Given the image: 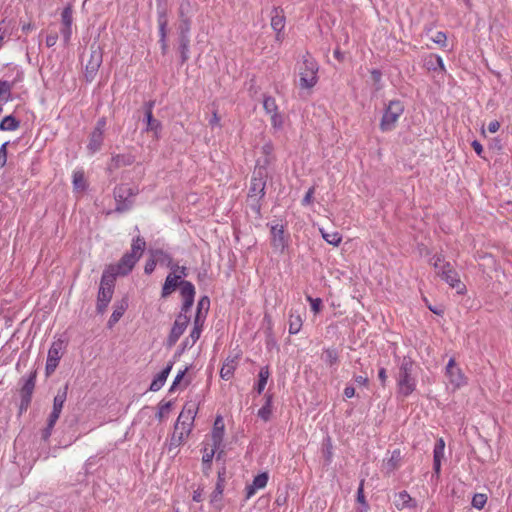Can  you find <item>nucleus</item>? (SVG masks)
<instances>
[{
  "label": "nucleus",
  "instance_id": "43",
  "mask_svg": "<svg viewBox=\"0 0 512 512\" xmlns=\"http://www.w3.org/2000/svg\"><path fill=\"white\" fill-rule=\"evenodd\" d=\"M263 107L267 114L271 115L278 111L276 100L271 96L264 97Z\"/></svg>",
  "mask_w": 512,
  "mask_h": 512
},
{
  "label": "nucleus",
  "instance_id": "63",
  "mask_svg": "<svg viewBox=\"0 0 512 512\" xmlns=\"http://www.w3.org/2000/svg\"><path fill=\"white\" fill-rule=\"evenodd\" d=\"M209 124L212 126V127H218L220 126V117L217 113V111H214L213 114H212V117L211 119L209 120Z\"/></svg>",
  "mask_w": 512,
  "mask_h": 512
},
{
  "label": "nucleus",
  "instance_id": "10",
  "mask_svg": "<svg viewBox=\"0 0 512 512\" xmlns=\"http://www.w3.org/2000/svg\"><path fill=\"white\" fill-rule=\"evenodd\" d=\"M102 61H103L102 50L100 49L99 46L92 45L90 57L86 63L85 72H84L85 78L88 82H91L95 78V76L102 64Z\"/></svg>",
  "mask_w": 512,
  "mask_h": 512
},
{
  "label": "nucleus",
  "instance_id": "54",
  "mask_svg": "<svg viewBox=\"0 0 512 512\" xmlns=\"http://www.w3.org/2000/svg\"><path fill=\"white\" fill-rule=\"evenodd\" d=\"M170 409H171V403L170 402H166V403L160 404V406L158 408L157 417L159 419H162L166 414L169 413Z\"/></svg>",
  "mask_w": 512,
  "mask_h": 512
},
{
  "label": "nucleus",
  "instance_id": "60",
  "mask_svg": "<svg viewBox=\"0 0 512 512\" xmlns=\"http://www.w3.org/2000/svg\"><path fill=\"white\" fill-rule=\"evenodd\" d=\"M205 317H206V313L202 315V312L197 311L193 326H195V327L198 326L199 328H203Z\"/></svg>",
  "mask_w": 512,
  "mask_h": 512
},
{
  "label": "nucleus",
  "instance_id": "19",
  "mask_svg": "<svg viewBox=\"0 0 512 512\" xmlns=\"http://www.w3.org/2000/svg\"><path fill=\"white\" fill-rule=\"evenodd\" d=\"M67 390L68 386L65 385L62 390H59L56 396L53 399V408L52 412L50 413L49 417H51V420H58L61 414V411L63 409L64 403L67 398Z\"/></svg>",
  "mask_w": 512,
  "mask_h": 512
},
{
  "label": "nucleus",
  "instance_id": "23",
  "mask_svg": "<svg viewBox=\"0 0 512 512\" xmlns=\"http://www.w3.org/2000/svg\"><path fill=\"white\" fill-rule=\"evenodd\" d=\"M224 431H225L224 420L221 416H217L214 421L212 435H211L212 441H213V446L215 448H219L221 446V443H222V440L224 437Z\"/></svg>",
  "mask_w": 512,
  "mask_h": 512
},
{
  "label": "nucleus",
  "instance_id": "44",
  "mask_svg": "<svg viewBox=\"0 0 512 512\" xmlns=\"http://www.w3.org/2000/svg\"><path fill=\"white\" fill-rule=\"evenodd\" d=\"M324 361L329 366H334L338 362V353L335 349H326L324 351Z\"/></svg>",
  "mask_w": 512,
  "mask_h": 512
},
{
  "label": "nucleus",
  "instance_id": "48",
  "mask_svg": "<svg viewBox=\"0 0 512 512\" xmlns=\"http://www.w3.org/2000/svg\"><path fill=\"white\" fill-rule=\"evenodd\" d=\"M431 40L440 45L441 47H446L447 45V35L445 32H442V31H438L432 38Z\"/></svg>",
  "mask_w": 512,
  "mask_h": 512
},
{
  "label": "nucleus",
  "instance_id": "9",
  "mask_svg": "<svg viewBox=\"0 0 512 512\" xmlns=\"http://www.w3.org/2000/svg\"><path fill=\"white\" fill-rule=\"evenodd\" d=\"M437 275L450 287L457 289L458 294H464L466 292V287L461 282L459 274L452 268L450 263H443L441 265V271H438Z\"/></svg>",
  "mask_w": 512,
  "mask_h": 512
},
{
  "label": "nucleus",
  "instance_id": "32",
  "mask_svg": "<svg viewBox=\"0 0 512 512\" xmlns=\"http://www.w3.org/2000/svg\"><path fill=\"white\" fill-rule=\"evenodd\" d=\"M134 161L135 157L131 154H117L111 158V164L114 168L132 165Z\"/></svg>",
  "mask_w": 512,
  "mask_h": 512
},
{
  "label": "nucleus",
  "instance_id": "13",
  "mask_svg": "<svg viewBox=\"0 0 512 512\" xmlns=\"http://www.w3.org/2000/svg\"><path fill=\"white\" fill-rule=\"evenodd\" d=\"M61 24L60 33L63 42L67 45L72 37V25H73V9L71 5H67L61 12Z\"/></svg>",
  "mask_w": 512,
  "mask_h": 512
},
{
  "label": "nucleus",
  "instance_id": "61",
  "mask_svg": "<svg viewBox=\"0 0 512 512\" xmlns=\"http://www.w3.org/2000/svg\"><path fill=\"white\" fill-rule=\"evenodd\" d=\"M209 305H210L209 298L207 296H204L198 302V310L197 311L201 312L202 309H205V311L207 312Z\"/></svg>",
  "mask_w": 512,
  "mask_h": 512
},
{
  "label": "nucleus",
  "instance_id": "40",
  "mask_svg": "<svg viewBox=\"0 0 512 512\" xmlns=\"http://www.w3.org/2000/svg\"><path fill=\"white\" fill-rule=\"evenodd\" d=\"M445 442L439 438L433 449V460L442 461L444 458Z\"/></svg>",
  "mask_w": 512,
  "mask_h": 512
},
{
  "label": "nucleus",
  "instance_id": "4",
  "mask_svg": "<svg viewBox=\"0 0 512 512\" xmlns=\"http://www.w3.org/2000/svg\"><path fill=\"white\" fill-rule=\"evenodd\" d=\"M268 164L269 160L266 158L264 165H260L258 162L253 171L248 197L250 199H255L257 202L265 195L266 179L268 176Z\"/></svg>",
  "mask_w": 512,
  "mask_h": 512
},
{
  "label": "nucleus",
  "instance_id": "15",
  "mask_svg": "<svg viewBox=\"0 0 512 512\" xmlns=\"http://www.w3.org/2000/svg\"><path fill=\"white\" fill-rule=\"evenodd\" d=\"M62 344L60 342H54L48 350L45 373L50 376L57 368L61 359Z\"/></svg>",
  "mask_w": 512,
  "mask_h": 512
},
{
  "label": "nucleus",
  "instance_id": "30",
  "mask_svg": "<svg viewBox=\"0 0 512 512\" xmlns=\"http://www.w3.org/2000/svg\"><path fill=\"white\" fill-rule=\"evenodd\" d=\"M104 134L92 131L89 138L87 149L91 154L98 152L103 144Z\"/></svg>",
  "mask_w": 512,
  "mask_h": 512
},
{
  "label": "nucleus",
  "instance_id": "18",
  "mask_svg": "<svg viewBox=\"0 0 512 512\" xmlns=\"http://www.w3.org/2000/svg\"><path fill=\"white\" fill-rule=\"evenodd\" d=\"M269 475L267 472H262L254 477L251 484L246 487V499H250L258 490L264 489L268 483Z\"/></svg>",
  "mask_w": 512,
  "mask_h": 512
},
{
  "label": "nucleus",
  "instance_id": "59",
  "mask_svg": "<svg viewBox=\"0 0 512 512\" xmlns=\"http://www.w3.org/2000/svg\"><path fill=\"white\" fill-rule=\"evenodd\" d=\"M105 127H106V119L104 117H102V118L98 119L93 131L104 134Z\"/></svg>",
  "mask_w": 512,
  "mask_h": 512
},
{
  "label": "nucleus",
  "instance_id": "50",
  "mask_svg": "<svg viewBox=\"0 0 512 512\" xmlns=\"http://www.w3.org/2000/svg\"><path fill=\"white\" fill-rule=\"evenodd\" d=\"M430 265L434 267L436 272L441 271V265L446 263L442 255H433L429 260Z\"/></svg>",
  "mask_w": 512,
  "mask_h": 512
},
{
  "label": "nucleus",
  "instance_id": "47",
  "mask_svg": "<svg viewBox=\"0 0 512 512\" xmlns=\"http://www.w3.org/2000/svg\"><path fill=\"white\" fill-rule=\"evenodd\" d=\"M357 501L362 505V508L359 511L366 512L368 510V504L364 496L363 481L360 483V486L357 490Z\"/></svg>",
  "mask_w": 512,
  "mask_h": 512
},
{
  "label": "nucleus",
  "instance_id": "2",
  "mask_svg": "<svg viewBox=\"0 0 512 512\" xmlns=\"http://www.w3.org/2000/svg\"><path fill=\"white\" fill-rule=\"evenodd\" d=\"M414 362L410 357H404L399 366L397 376L398 393L407 397L416 389V379L413 377Z\"/></svg>",
  "mask_w": 512,
  "mask_h": 512
},
{
  "label": "nucleus",
  "instance_id": "20",
  "mask_svg": "<svg viewBox=\"0 0 512 512\" xmlns=\"http://www.w3.org/2000/svg\"><path fill=\"white\" fill-rule=\"evenodd\" d=\"M36 372H33L26 379L21 389V403L22 406L27 407L31 402L32 394L35 388Z\"/></svg>",
  "mask_w": 512,
  "mask_h": 512
},
{
  "label": "nucleus",
  "instance_id": "42",
  "mask_svg": "<svg viewBox=\"0 0 512 512\" xmlns=\"http://www.w3.org/2000/svg\"><path fill=\"white\" fill-rule=\"evenodd\" d=\"M73 186L77 190L85 189V177L84 172L82 170H77L73 172Z\"/></svg>",
  "mask_w": 512,
  "mask_h": 512
},
{
  "label": "nucleus",
  "instance_id": "26",
  "mask_svg": "<svg viewBox=\"0 0 512 512\" xmlns=\"http://www.w3.org/2000/svg\"><path fill=\"white\" fill-rule=\"evenodd\" d=\"M167 14L164 8L158 10V25H159V34H160V42L162 44V49H166V35H167Z\"/></svg>",
  "mask_w": 512,
  "mask_h": 512
},
{
  "label": "nucleus",
  "instance_id": "11",
  "mask_svg": "<svg viewBox=\"0 0 512 512\" xmlns=\"http://www.w3.org/2000/svg\"><path fill=\"white\" fill-rule=\"evenodd\" d=\"M189 321H190L189 317L184 312H181L177 316V318L171 328L170 334L168 336L167 342H168L169 346H173L174 344H176V342L179 340L180 336L186 330V328L189 324Z\"/></svg>",
  "mask_w": 512,
  "mask_h": 512
},
{
  "label": "nucleus",
  "instance_id": "53",
  "mask_svg": "<svg viewBox=\"0 0 512 512\" xmlns=\"http://www.w3.org/2000/svg\"><path fill=\"white\" fill-rule=\"evenodd\" d=\"M7 145L8 142L0 146V168H3L7 163Z\"/></svg>",
  "mask_w": 512,
  "mask_h": 512
},
{
  "label": "nucleus",
  "instance_id": "3",
  "mask_svg": "<svg viewBox=\"0 0 512 512\" xmlns=\"http://www.w3.org/2000/svg\"><path fill=\"white\" fill-rule=\"evenodd\" d=\"M318 70L317 62L309 54L304 55L299 66V86L302 89L313 88L318 81Z\"/></svg>",
  "mask_w": 512,
  "mask_h": 512
},
{
  "label": "nucleus",
  "instance_id": "38",
  "mask_svg": "<svg viewBox=\"0 0 512 512\" xmlns=\"http://www.w3.org/2000/svg\"><path fill=\"white\" fill-rule=\"evenodd\" d=\"M13 85L8 81L0 80V102L1 104L7 103L11 99V91Z\"/></svg>",
  "mask_w": 512,
  "mask_h": 512
},
{
  "label": "nucleus",
  "instance_id": "12",
  "mask_svg": "<svg viewBox=\"0 0 512 512\" xmlns=\"http://www.w3.org/2000/svg\"><path fill=\"white\" fill-rule=\"evenodd\" d=\"M271 28L276 33L275 39L278 42H282L284 38L283 30L286 25V18L284 11L279 7H274L271 11Z\"/></svg>",
  "mask_w": 512,
  "mask_h": 512
},
{
  "label": "nucleus",
  "instance_id": "64",
  "mask_svg": "<svg viewBox=\"0 0 512 512\" xmlns=\"http://www.w3.org/2000/svg\"><path fill=\"white\" fill-rule=\"evenodd\" d=\"M155 266H156V261L155 260H149L146 262L145 264V267H144V271L146 274H150L154 271L155 269Z\"/></svg>",
  "mask_w": 512,
  "mask_h": 512
},
{
  "label": "nucleus",
  "instance_id": "14",
  "mask_svg": "<svg viewBox=\"0 0 512 512\" xmlns=\"http://www.w3.org/2000/svg\"><path fill=\"white\" fill-rule=\"evenodd\" d=\"M197 410L198 406L195 402L186 403L180 412L175 424H180L181 426L192 430Z\"/></svg>",
  "mask_w": 512,
  "mask_h": 512
},
{
  "label": "nucleus",
  "instance_id": "31",
  "mask_svg": "<svg viewBox=\"0 0 512 512\" xmlns=\"http://www.w3.org/2000/svg\"><path fill=\"white\" fill-rule=\"evenodd\" d=\"M128 307V304L126 301H122L114 306L113 312L108 320V326L111 328L113 327L123 316L126 309Z\"/></svg>",
  "mask_w": 512,
  "mask_h": 512
},
{
  "label": "nucleus",
  "instance_id": "51",
  "mask_svg": "<svg viewBox=\"0 0 512 512\" xmlns=\"http://www.w3.org/2000/svg\"><path fill=\"white\" fill-rule=\"evenodd\" d=\"M307 301L310 302L312 311L317 314L321 310L322 300L320 298H312L311 296H307Z\"/></svg>",
  "mask_w": 512,
  "mask_h": 512
},
{
  "label": "nucleus",
  "instance_id": "52",
  "mask_svg": "<svg viewBox=\"0 0 512 512\" xmlns=\"http://www.w3.org/2000/svg\"><path fill=\"white\" fill-rule=\"evenodd\" d=\"M216 449L217 448L214 446L212 449L204 448L202 456V461L204 464H210L212 462Z\"/></svg>",
  "mask_w": 512,
  "mask_h": 512
},
{
  "label": "nucleus",
  "instance_id": "22",
  "mask_svg": "<svg viewBox=\"0 0 512 512\" xmlns=\"http://www.w3.org/2000/svg\"><path fill=\"white\" fill-rule=\"evenodd\" d=\"M239 360V355H235L233 357H227L223 362V365L220 369V377L224 380H229L233 377L234 372L237 368Z\"/></svg>",
  "mask_w": 512,
  "mask_h": 512
},
{
  "label": "nucleus",
  "instance_id": "58",
  "mask_svg": "<svg viewBox=\"0 0 512 512\" xmlns=\"http://www.w3.org/2000/svg\"><path fill=\"white\" fill-rule=\"evenodd\" d=\"M201 332H202V328H199L198 326L197 327L193 326V329L191 330L190 335H189L190 339L192 340V343H196L198 341V339L200 338Z\"/></svg>",
  "mask_w": 512,
  "mask_h": 512
},
{
  "label": "nucleus",
  "instance_id": "62",
  "mask_svg": "<svg viewBox=\"0 0 512 512\" xmlns=\"http://www.w3.org/2000/svg\"><path fill=\"white\" fill-rule=\"evenodd\" d=\"M57 40H58L57 33H52V34L48 35L45 40L46 46L53 47L57 43Z\"/></svg>",
  "mask_w": 512,
  "mask_h": 512
},
{
  "label": "nucleus",
  "instance_id": "45",
  "mask_svg": "<svg viewBox=\"0 0 512 512\" xmlns=\"http://www.w3.org/2000/svg\"><path fill=\"white\" fill-rule=\"evenodd\" d=\"M258 416L264 421H268L271 416V397L267 398L266 404L258 410Z\"/></svg>",
  "mask_w": 512,
  "mask_h": 512
},
{
  "label": "nucleus",
  "instance_id": "16",
  "mask_svg": "<svg viewBox=\"0 0 512 512\" xmlns=\"http://www.w3.org/2000/svg\"><path fill=\"white\" fill-rule=\"evenodd\" d=\"M180 290L184 299L181 310L182 312L187 313L194 303L195 288L191 282L181 281Z\"/></svg>",
  "mask_w": 512,
  "mask_h": 512
},
{
  "label": "nucleus",
  "instance_id": "17",
  "mask_svg": "<svg viewBox=\"0 0 512 512\" xmlns=\"http://www.w3.org/2000/svg\"><path fill=\"white\" fill-rule=\"evenodd\" d=\"M271 243L272 246L281 252L284 251V249L287 246V240L284 235V227L280 224H275L271 226Z\"/></svg>",
  "mask_w": 512,
  "mask_h": 512
},
{
  "label": "nucleus",
  "instance_id": "33",
  "mask_svg": "<svg viewBox=\"0 0 512 512\" xmlns=\"http://www.w3.org/2000/svg\"><path fill=\"white\" fill-rule=\"evenodd\" d=\"M288 323H289V333L294 335V334H297L298 332H300V330L302 328L303 321H302L300 314L291 311L289 314Z\"/></svg>",
  "mask_w": 512,
  "mask_h": 512
},
{
  "label": "nucleus",
  "instance_id": "49",
  "mask_svg": "<svg viewBox=\"0 0 512 512\" xmlns=\"http://www.w3.org/2000/svg\"><path fill=\"white\" fill-rule=\"evenodd\" d=\"M180 52L182 62H185L189 58V40L187 38L182 39L180 44Z\"/></svg>",
  "mask_w": 512,
  "mask_h": 512
},
{
  "label": "nucleus",
  "instance_id": "37",
  "mask_svg": "<svg viewBox=\"0 0 512 512\" xmlns=\"http://www.w3.org/2000/svg\"><path fill=\"white\" fill-rule=\"evenodd\" d=\"M320 232L323 239L333 246H338L342 241V236L339 232H327L324 229H320Z\"/></svg>",
  "mask_w": 512,
  "mask_h": 512
},
{
  "label": "nucleus",
  "instance_id": "24",
  "mask_svg": "<svg viewBox=\"0 0 512 512\" xmlns=\"http://www.w3.org/2000/svg\"><path fill=\"white\" fill-rule=\"evenodd\" d=\"M181 275L170 273L167 275L165 282L162 287V297L169 296L175 289L181 285Z\"/></svg>",
  "mask_w": 512,
  "mask_h": 512
},
{
  "label": "nucleus",
  "instance_id": "25",
  "mask_svg": "<svg viewBox=\"0 0 512 512\" xmlns=\"http://www.w3.org/2000/svg\"><path fill=\"white\" fill-rule=\"evenodd\" d=\"M172 365H167L162 369L150 384V390L153 392L159 391L165 384L167 377L171 371Z\"/></svg>",
  "mask_w": 512,
  "mask_h": 512
},
{
  "label": "nucleus",
  "instance_id": "1",
  "mask_svg": "<svg viewBox=\"0 0 512 512\" xmlns=\"http://www.w3.org/2000/svg\"><path fill=\"white\" fill-rule=\"evenodd\" d=\"M145 247L146 242L143 238L140 236L134 238L131 244V250L125 253L117 264L109 265L104 270V273L112 274L113 279H116L117 276L128 275L142 257Z\"/></svg>",
  "mask_w": 512,
  "mask_h": 512
},
{
  "label": "nucleus",
  "instance_id": "28",
  "mask_svg": "<svg viewBox=\"0 0 512 512\" xmlns=\"http://www.w3.org/2000/svg\"><path fill=\"white\" fill-rule=\"evenodd\" d=\"M156 255L159 256L158 260L167 261V266L170 267L173 274L181 275V277H185L187 275L186 267H180L173 263L172 258L167 253L163 251H157Z\"/></svg>",
  "mask_w": 512,
  "mask_h": 512
},
{
  "label": "nucleus",
  "instance_id": "55",
  "mask_svg": "<svg viewBox=\"0 0 512 512\" xmlns=\"http://www.w3.org/2000/svg\"><path fill=\"white\" fill-rule=\"evenodd\" d=\"M270 116H271L272 126L274 128H281L282 124H283V120H282L281 115L278 113V111L271 114Z\"/></svg>",
  "mask_w": 512,
  "mask_h": 512
},
{
  "label": "nucleus",
  "instance_id": "57",
  "mask_svg": "<svg viewBox=\"0 0 512 512\" xmlns=\"http://www.w3.org/2000/svg\"><path fill=\"white\" fill-rule=\"evenodd\" d=\"M183 442L179 439H176V437L171 436L169 443L167 444L168 451L172 452L173 450L177 449Z\"/></svg>",
  "mask_w": 512,
  "mask_h": 512
},
{
  "label": "nucleus",
  "instance_id": "5",
  "mask_svg": "<svg viewBox=\"0 0 512 512\" xmlns=\"http://www.w3.org/2000/svg\"><path fill=\"white\" fill-rule=\"evenodd\" d=\"M404 104L400 100H391L386 105L379 128L382 132H390L395 129L399 118L404 113Z\"/></svg>",
  "mask_w": 512,
  "mask_h": 512
},
{
  "label": "nucleus",
  "instance_id": "39",
  "mask_svg": "<svg viewBox=\"0 0 512 512\" xmlns=\"http://www.w3.org/2000/svg\"><path fill=\"white\" fill-rule=\"evenodd\" d=\"M487 495L484 493H476L472 497L471 505L477 510H481L487 503Z\"/></svg>",
  "mask_w": 512,
  "mask_h": 512
},
{
  "label": "nucleus",
  "instance_id": "29",
  "mask_svg": "<svg viewBox=\"0 0 512 512\" xmlns=\"http://www.w3.org/2000/svg\"><path fill=\"white\" fill-rule=\"evenodd\" d=\"M145 121H146V128H145V131L146 132H153L154 133V136L155 138H159L160 137V132H161V129H162V124L159 120L155 119L153 117V113H145Z\"/></svg>",
  "mask_w": 512,
  "mask_h": 512
},
{
  "label": "nucleus",
  "instance_id": "34",
  "mask_svg": "<svg viewBox=\"0 0 512 512\" xmlns=\"http://www.w3.org/2000/svg\"><path fill=\"white\" fill-rule=\"evenodd\" d=\"M20 127V121L17 120L14 116L8 115L5 116L0 122V130L1 131H15Z\"/></svg>",
  "mask_w": 512,
  "mask_h": 512
},
{
  "label": "nucleus",
  "instance_id": "21",
  "mask_svg": "<svg viewBox=\"0 0 512 512\" xmlns=\"http://www.w3.org/2000/svg\"><path fill=\"white\" fill-rule=\"evenodd\" d=\"M393 503L397 510L416 507V501L405 490L394 494Z\"/></svg>",
  "mask_w": 512,
  "mask_h": 512
},
{
  "label": "nucleus",
  "instance_id": "35",
  "mask_svg": "<svg viewBox=\"0 0 512 512\" xmlns=\"http://www.w3.org/2000/svg\"><path fill=\"white\" fill-rule=\"evenodd\" d=\"M258 377H259V379H258V383L256 386V390H257L258 394H261L264 391L267 381L270 377L269 367L268 366L262 367L259 371Z\"/></svg>",
  "mask_w": 512,
  "mask_h": 512
},
{
  "label": "nucleus",
  "instance_id": "56",
  "mask_svg": "<svg viewBox=\"0 0 512 512\" xmlns=\"http://www.w3.org/2000/svg\"><path fill=\"white\" fill-rule=\"evenodd\" d=\"M314 192H315V188L314 187H311V188L308 189V191L306 192L304 198L302 199V205L307 206V205H310L312 203Z\"/></svg>",
  "mask_w": 512,
  "mask_h": 512
},
{
  "label": "nucleus",
  "instance_id": "27",
  "mask_svg": "<svg viewBox=\"0 0 512 512\" xmlns=\"http://www.w3.org/2000/svg\"><path fill=\"white\" fill-rule=\"evenodd\" d=\"M424 65L428 70H431V71L439 70L443 73L446 72V68H445L442 57L439 55H436V54H430L429 56H427L425 59Z\"/></svg>",
  "mask_w": 512,
  "mask_h": 512
},
{
  "label": "nucleus",
  "instance_id": "7",
  "mask_svg": "<svg viewBox=\"0 0 512 512\" xmlns=\"http://www.w3.org/2000/svg\"><path fill=\"white\" fill-rule=\"evenodd\" d=\"M138 193L136 188L128 184H121L114 190L117 202L116 211L123 212L128 210L132 205V198Z\"/></svg>",
  "mask_w": 512,
  "mask_h": 512
},
{
  "label": "nucleus",
  "instance_id": "6",
  "mask_svg": "<svg viewBox=\"0 0 512 512\" xmlns=\"http://www.w3.org/2000/svg\"><path fill=\"white\" fill-rule=\"evenodd\" d=\"M115 279L108 273L102 274L100 287L97 295V311L103 314L108 307L114 293Z\"/></svg>",
  "mask_w": 512,
  "mask_h": 512
},
{
  "label": "nucleus",
  "instance_id": "41",
  "mask_svg": "<svg viewBox=\"0 0 512 512\" xmlns=\"http://www.w3.org/2000/svg\"><path fill=\"white\" fill-rule=\"evenodd\" d=\"M191 431V429H187L186 427L181 426L180 424H175L172 436L184 442V440L190 435Z\"/></svg>",
  "mask_w": 512,
  "mask_h": 512
},
{
  "label": "nucleus",
  "instance_id": "36",
  "mask_svg": "<svg viewBox=\"0 0 512 512\" xmlns=\"http://www.w3.org/2000/svg\"><path fill=\"white\" fill-rule=\"evenodd\" d=\"M191 2L190 0H182L179 8V16L186 25V32L189 31L190 21L188 14L190 13Z\"/></svg>",
  "mask_w": 512,
  "mask_h": 512
},
{
  "label": "nucleus",
  "instance_id": "8",
  "mask_svg": "<svg viewBox=\"0 0 512 512\" xmlns=\"http://www.w3.org/2000/svg\"><path fill=\"white\" fill-rule=\"evenodd\" d=\"M445 375L454 390L467 384V377L463 373L462 369L456 364L454 358L449 359L445 368Z\"/></svg>",
  "mask_w": 512,
  "mask_h": 512
},
{
  "label": "nucleus",
  "instance_id": "46",
  "mask_svg": "<svg viewBox=\"0 0 512 512\" xmlns=\"http://www.w3.org/2000/svg\"><path fill=\"white\" fill-rule=\"evenodd\" d=\"M57 420H51V417L48 418L47 426L41 432V439L47 442L52 434L53 428L56 424Z\"/></svg>",
  "mask_w": 512,
  "mask_h": 512
}]
</instances>
